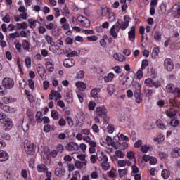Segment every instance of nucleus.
Listing matches in <instances>:
<instances>
[{"label": "nucleus", "mask_w": 180, "mask_h": 180, "mask_svg": "<svg viewBox=\"0 0 180 180\" xmlns=\"http://www.w3.org/2000/svg\"><path fill=\"white\" fill-rule=\"evenodd\" d=\"M46 67L49 72H53V71H54V65H53L51 62H46Z\"/></svg>", "instance_id": "obj_18"}, {"label": "nucleus", "mask_w": 180, "mask_h": 180, "mask_svg": "<svg viewBox=\"0 0 180 180\" xmlns=\"http://www.w3.org/2000/svg\"><path fill=\"white\" fill-rule=\"evenodd\" d=\"M28 84L31 89H34V82L33 81V79H28Z\"/></svg>", "instance_id": "obj_53"}, {"label": "nucleus", "mask_w": 180, "mask_h": 180, "mask_svg": "<svg viewBox=\"0 0 180 180\" xmlns=\"http://www.w3.org/2000/svg\"><path fill=\"white\" fill-rule=\"evenodd\" d=\"M88 41H98V37L93 35L91 37H87Z\"/></svg>", "instance_id": "obj_47"}, {"label": "nucleus", "mask_w": 180, "mask_h": 180, "mask_svg": "<svg viewBox=\"0 0 180 180\" xmlns=\"http://www.w3.org/2000/svg\"><path fill=\"white\" fill-rule=\"evenodd\" d=\"M108 20H109V22L115 21V13H112L109 14Z\"/></svg>", "instance_id": "obj_63"}, {"label": "nucleus", "mask_w": 180, "mask_h": 180, "mask_svg": "<svg viewBox=\"0 0 180 180\" xmlns=\"http://www.w3.org/2000/svg\"><path fill=\"white\" fill-rule=\"evenodd\" d=\"M150 165H154L158 162V160H157V158L155 157L150 156V159L149 160Z\"/></svg>", "instance_id": "obj_48"}, {"label": "nucleus", "mask_w": 180, "mask_h": 180, "mask_svg": "<svg viewBox=\"0 0 180 180\" xmlns=\"http://www.w3.org/2000/svg\"><path fill=\"white\" fill-rule=\"evenodd\" d=\"M55 94H56L55 90H51V94L49 96V101H53V99H54Z\"/></svg>", "instance_id": "obj_58"}, {"label": "nucleus", "mask_w": 180, "mask_h": 180, "mask_svg": "<svg viewBox=\"0 0 180 180\" xmlns=\"http://www.w3.org/2000/svg\"><path fill=\"white\" fill-rule=\"evenodd\" d=\"M122 25L120 27L122 30H125V29H127L129 27V23H130V21H125V22H121Z\"/></svg>", "instance_id": "obj_30"}, {"label": "nucleus", "mask_w": 180, "mask_h": 180, "mask_svg": "<svg viewBox=\"0 0 180 180\" xmlns=\"http://www.w3.org/2000/svg\"><path fill=\"white\" fill-rule=\"evenodd\" d=\"M13 85H15V82H13V79L11 78H4L2 80L1 85H0V95H6V89H12Z\"/></svg>", "instance_id": "obj_1"}, {"label": "nucleus", "mask_w": 180, "mask_h": 180, "mask_svg": "<svg viewBox=\"0 0 180 180\" xmlns=\"http://www.w3.org/2000/svg\"><path fill=\"white\" fill-rule=\"evenodd\" d=\"M156 125L158 126V127L159 129H161L162 130V129H165V124H164V123H162V122H161V121H157Z\"/></svg>", "instance_id": "obj_45"}, {"label": "nucleus", "mask_w": 180, "mask_h": 180, "mask_svg": "<svg viewBox=\"0 0 180 180\" xmlns=\"http://www.w3.org/2000/svg\"><path fill=\"white\" fill-rule=\"evenodd\" d=\"M16 37H20V34L18 32L9 34V39H16Z\"/></svg>", "instance_id": "obj_32"}, {"label": "nucleus", "mask_w": 180, "mask_h": 180, "mask_svg": "<svg viewBox=\"0 0 180 180\" xmlns=\"http://www.w3.org/2000/svg\"><path fill=\"white\" fill-rule=\"evenodd\" d=\"M172 94H174V95L176 98H180V89L179 88H175L173 90Z\"/></svg>", "instance_id": "obj_33"}, {"label": "nucleus", "mask_w": 180, "mask_h": 180, "mask_svg": "<svg viewBox=\"0 0 180 180\" xmlns=\"http://www.w3.org/2000/svg\"><path fill=\"white\" fill-rule=\"evenodd\" d=\"M136 159H134V164L132 165V172L131 173V175H133V174H138L139 172V167L136 166Z\"/></svg>", "instance_id": "obj_27"}, {"label": "nucleus", "mask_w": 180, "mask_h": 180, "mask_svg": "<svg viewBox=\"0 0 180 180\" xmlns=\"http://www.w3.org/2000/svg\"><path fill=\"white\" fill-rule=\"evenodd\" d=\"M51 117H53V119H54V120H58V111L53 110L51 111Z\"/></svg>", "instance_id": "obj_26"}, {"label": "nucleus", "mask_w": 180, "mask_h": 180, "mask_svg": "<svg viewBox=\"0 0 180 180\" xmlns=\"http://www.w3.org/2000/svg\"><path fill=\"white\" fill-rule=\"evenodd\" d=\"M28 23H30L31 29H33L34 26L33 27L34 25H36L37 23V20H34L33 18H30L28 19Z\"/></svg>", "instance_id": "obj_35"}, {"label": "nucleus", "mask_w": 180, "mask_h": 180, "mask_svg": "<svg viewBox=\"0 0 180 180\" xmlns=\"http://www.w3.org/2000/svg\"><path fill=\"white\" fill-rule=\"evenodd\" d=\"M72 93H67L65 96V101L68 103H72L74 102V99L72 98Z\"/></svg>", "instance_id": "obj_17"}, {"label": "nucleus", "mask_w": 180, "mask_h": 180, "mask_svg": "<svg viewBox=\"0 0 180 180\" xmlns=\"http://www.w3.org/2000/svg\"><path fill=\"white\" fill-rule=\"evenodd\" d=\"M95 106H96V104L94 102L90 101L89 103V110H95Z\"/></svg>", "instance_id": "obj_49"}, {"label": "nucleus", "mask_w": 180, "mask_h": 180, "mask_svg": "<svg viewBox=\"0 0 180 180\" xmlns=\"http://www.w3.org/2000/svg\"><path fill=\"white\" fill-rule=\"evenodd\" d=\"M14 44H15L16 50H18L19 51V53H20V50L22 49V44L20 43H19V41L18 40H16L14 42Z\"/></svg>", "instance_id": "obj_41"}, {"label": "nucleus", "mask_w": 180, "mask_h": 180, "mask_svg": "<svg viewBox=\"0 0 180 180\" xmlns=\"http://www.w3.org/2000/svg\"><path fill=\"white\" fill-rule=\"evenodd\" d=\"M41 116H43V112L40 111L37 112L36 118H37V122L38 123H41V122H43V119H41Z\"/></svg>", "instance_id": "obj_21"}, {"label": "nucleus", "mask_w": 180, "mask_h": 180, "mask_svg": "<svg viewBox=\"0 0 180 180\" xmlns=\"http://www.w3.org/2000/svg\"><path fill=\"white\" fill-rule=\"evenodd\" d=\"M22 48L24 49V50H27V51H29L30 49V44L27 40H23Z\"/></svg>", "instance_id": "obj_20"}, {"label": "nucleus", "mask_w": 180, "mask_h": 180, "mask_svg": "<svg viewBox=\"0 0 180 180\" xmlns=\"http://www.w3.org/2000/svg\"><path fill=\"white\" fill-rule=\"evenodd\" d=\"M19 84H20V88H22V89H25V88H26V81H25V79H21L19 81Z\"/></svg>", "instance_id": "obj_42"}, {"label": "nucleus", "mask_w": 180, "mask_h": 180, "mask_svg": "<svg viewBox=\"0 0 180 180\" xmlns=\"http://www.w3.org/2000/svg\"><path fill=\"white\" fill-rule=\"evenodd\" d=\"M34 147H36V146H34V144L33 143L24 144V148L27 154H28V155H34V154L36 153V150Z\"/></svg>", "instance_id": "obj_5"}, {"label": "nucleus", "mask_w": 180, "mask_h": 180, "mask_svg": "<svg viewBox=\"0 0 180 180\" xmlns=\"http://www.w3.org/2000/svg\"><path fill=\"white\" fill-rule=\"evenodd\" d=\"M174 88H175L174 84H169L166 86L167 92H169L170 94H172V92L174 91Z\"/></svg>", "instance_id": "obj_36"}, {"label": "nucleus", "mask_w": 180, "mask_h": 180, "mask_svg": "<svg viewBox=\"0 0 180 180\" xmlns=\"http://www.w3.org/2000/svg\"><path fill=\"white\" fill-rule=\"evenodd\" d=\"M148 65V60L147 59H143L141 65V70H146V68Z\"/></svg>", "instance_id": "obj_38"}, {"label": "nucleus", "mask_w": 180, "mask_h": 180, "mask_svg": "<svg viewBox=\"0 0 180 180\" xmlns=\"http://www.w3.org/2000/svg\"><path fill=\"white\" fill-rule=\"evenodd\" d=\"M76 86L80 88V89H86V84L82 82H76Z\"/></svg>", "instance_id": "obj_23"}, {"label": "nucleus", "mask_w": 180, "mask_h": 180, "mask_svg": "<svg viewBox=\"0 0 180 180\" xmlns=\"http://www.w3.org/2000/svg\"><path fill=\"white\" fill-rule=\"evenodd\" d=\"M75 165L76 168H79L80 169H82V168H84V163L79 160H76L75 162Z\"/></svg>", "instance_id": "obj_29"}, {"label": "nucleus", "mask_w": 180, "mask_h": 180, "mask_svg": "<svg viewBox=\"0 0 180 180\" xmlns=\"http://www.w3.org/2000/svg\"><path fill=\"white\" fill-rule=\"evenodd\" d=\"M171 155L173 158H178L180 157V149L179 148H174L171 152Z\"/></svg>", "instance_id": "obj_14"}, {"label": "nucleus", "mask_w": 180, "mask_h": 180, "mask_svg": "<svg viewBox=\"0 0 180 180\" xmlns=\"http://www.w3.org/2000/svg\"><path fill=\"white\" fill-rule=\"evenodd\" d=\"M56 150L58 153H63V151H64V146L61 144H58L56 147Z\"/></svg>", "instance_id": "obj_62"}, {"label": "nucleus", "mask_w": 180, "mask_h": 180, "mask_svg": "<svg viewBox=\"0 0 180 180\" xmlns=\"http://www.w3.org/2000/svg\"><path fill=\"white\" fill-rule=\"evenodd\" d=\"M13 126V124L11 118H7L6 120H5L4 127V130L8 131V130H11V129H12Z\"/></svg>", "instance_id": "obj_11"}, {"label": "nucleus", "mask_w": 180, "mask_h": 180, "mask_svg": "<svg viewBox=\"0 0 180 180\" xmlns=\"http://www.w3.org/2000/svg\"><path fill=\"white\" fill-rule=\"evenodd\" d=\"M91 95L92 98H96V96H98V89H96V88L93 89L91 90Z\"/></svg>", "instance_id": "obj_50"}, {"label": "nucleus", "mask_w": 180, "mask_h": 180, "mask_svg": "<svg viewBox=\"0 0 180 180\" xmlns=\"http://www.w3.org/2000/svg\"><path fill=\"white\" fill-rule=\"evenodd\" d=\"M169 171L167 169H163L162 171V176L164 179H168V178H169Z\"/></svg>", "instance_id": "obj_22"}, {"label": "nucleus", "mask_w": 180, "mask_h": 180, "mask_svg": "<svg viewBox=\"0 0 180 180\" xmlns=\"http://www.w3.org/2000/svg\"><path fill=\"white\" fill-rule=\"evenodd\" d=\"M113 57L115 58V60H117V61H120V63L126 60V57L121 53H114Z\"/></svg>", "instance_id": "obj_15"}, {"label": "nucleus", "mask_w": 180, "mask_h": 180, "mask_svg": "<svg viewBox=\"0 0 180 180\" xmlns=\"http://www.w3.org/2000/svg\"><path fill=\"white\" fill-rule=\"evenodd\" d=\"M63 65L67 68H71V67L75 65V60L72 58H66L64 60Z\"/></svg>", "instance_id": "obj_10"}, {"label": "nucleus", "mask_w": 180, "mask_h": 180, "mask_svg": "<svg viewBox=\"0 0 180 180\" xmlns=\"http://www.w3.org/2000/svg\"><path fill=\"white\" fill-rule=\"evenodd\" d=\"M149 150H150V146H147V145H144L141 146L142 153H148Z\"/></svg>", "instance_id": "obj_55"}, {"label": "nucleus", "mask_w": 180, "mask_h": 180, "mask_svg": "<svg viewBox=\"0 0 180 180\" xmlns=\"http://www.w3.org/2000/svg\"><path fill=\"white\" fill-rule=\"evenodd\" d=\"M17 26H20L18 27L19 30H20V29H27V23L26 22H22V23H17Z\"/></svg>", "instance_id": "obj_24"}, {"label": "nucleus", "mask_w": 180, "mask_h": 180, "mask_svg": "<svg viewBox=\"0 0 180 180\" xmlns=\"http://www.w3.org/2000/svg\"><path fill=\"white\" fill-rule=\"evenodd\" d=\"M158 155L161 159H162V158L165 159V158H167V157H168V155L164 152H159Z\"/></svg>", "instance_id": "obj_56"}, {"label": "nucleus", "mask_w": 180, "mask_h": 180, "mask_svg": "<svg viewBox=\"0 0 180 180\" xmlns=\"http://www.w3.org/2000/svg\"><path fill=\"white\" fill-rule=\"evenodd\" d=\"M37 71L39 75V77H41V78H44V77H46V68H44V67H43V65L41 66H38L37 68Z\"/></svg>", "instance_id": "obj_12"}, {"label": "nucleus", "mask_w": 180, "mask_h": 180, "mask_svg": "<svg viewBox=\"0 0 180 180\" xmlns=\"http://www.w3.org/2000/svg\"><path fill=\"white\" fill-rule=\"evenodd\" d=\"M128 37L130 41L133 42L136 40V26L133 25L130 31L128 32Z\"/></svg>", "instance_id": "obj_9"}, {"label": "nucleus", "mask_w": 180, "mask_h": 180, "mask_svg": "<svg viewBox=\"0 0 180 180\" xmlns=\"http://www.w3.org/2000/svg\"><path fill=\"white\" fill-rule=\"evenodd\" d=\"M66 120L70 127H72V126H74V121L72 120V118H71V117H66Z\"/></svg>", "instance_id": "obj_46"}, {"label": "nucleus", "mask_w": 180, "mask_h": 180, "mask_svg": "<svg viewBox=\"0 0 180 180\" xmlns=\"http://www.w3.org/2000/svg\"><path fill=\"white\" fill-rule=\"evenodd\" d=\"M101 165H102V168H103V169H104V171H108V169H109V168H110V165L108 162H103L101 164Z\"/></svg>", "instance_id": "obj_43"}, {"label": "nucleus", "mask_w": 180, "mask_h": 180, "mask_svg": "<svg viewBox=\"0 0 180 180\" xmlns=\"http://www.w3.org/2000/svg\"><path fill=\"white\" fill-rule=\"evenodd\" d=\"M127 157L129 160H133V158H134V152H133V151L128 152L127 154Z\"/></svg>", "instance_id": "obj_52"}, {"label": "nucleus", "mask_w": 180, "mask_h": 180, "mask_svg": "<svg viewBox=\"0 0 180 180\" xmlns=\"http://www.w3.org/2000/svg\"><path fill=\"white\" fill-rule=\"evenodd\" d=\"M118 173H119L120 178H122L124 175H126V174H127V169H120L118 170Z\"/></svg>", "instance_id": "obj_34"}, {"label": "nucleus", "mask_w": 180, "mask_h": 180, "mask_svg": "<svg viewBox=\"0 0 180 180\" xmlns=\"http://www.w3.org/2000/svg\"><path fill=\"white\" fill-rule=\"evenodd\" d=\"M107 129L108 130V132L112 134L113 131H115V127H113V124H110L108 127Z\"/></svg>", "instance_id": "obj_54"}, {"label": "nucleus", "mask_w": 180, "mask_h": 180, "mask_svg": "<svg viewBox=\"0 0 180 180\" xmlns=\"http://www.w3.org/2000/svg\"><path fill=\"white\" fill-rule=\"evenodd\" d=\"M85 34H95V32L93 30H82Z\"/></svg>", "instance_id": "obj_60"}, {"label": "nucleus", "mask_w": 180, "mask_h": 180, "mask_svg": "<svg viewBox=\"0 0 180 180\" xmlns=\"http://www.w3.org/2000/svg\"><path fill=\"white\" fill-rule=\"evenodd\" d=\"M107 90L109 95H112V94H115V85L109 84L107 87Z\"/></svg>", "instance_id": "obj_19"}, {"label": "nucleus", "mask_w": 180, "mask_h": 180, "mask_svg": "<svg viewBox=\"0 0 180 180\" xmlns=\"http://www.w3.org/2000/svg\"><path fill=\"white\" fill-rule=\"evenodd\" d=\"M134 97L136 103H141L143 102V94H141V85L136 84L134 91Z\"/></svg>", "instance_id": "obj_4"}, {"label": "nucleus", "mask_w": 180, "mask_h": 180, "mask_svg": "<svg viewBox=\"0 0 180 180\" xmlns=\"http://www.w3.org/2000/svg\"><path fill=\"white\" fill-rule=\"evenodd\" d=\"M63 172V169L58 167L55 169V175L56 176H60V174Z\"/></svg>", "instance_id": "obj_59"}, {"label": "nucleus", "mask_w": 180, "mask_h": 180, "mask_svg": "<svg viewBox=\"0 0 180 180\" xmlns=\"http://www.w3.org/2000/svg\"><path fill=\"white\" fill-rule=\"evenodd\" d=\"M25 64L27 65V68H30V66L32 65V59L30 57H27L25 58Z\"/></svg>", "instance_id": "obj_37"}, {"label": "nucleus", "mask_w": 180, "mask_h": 180, "mask_svg": "<svg viewBox=\"0 0 180 180\" xmlns=\"http://www.w3.org/2000/svg\"><path fill=\"white\" fill-rule=\"evenodd\" d=\"M80 23L84 27H89L91 26V21L86 17L84 18V20H80Z\"/></svg>", "instance_id": "obj_16"}, {"label": "nucleus", "mask_w": 180, "mask_h": 180, "mask_svg": "<svg viewBox=\"0 0 180 180\" xmlns=\"http://www.w3.org/2000/svg\"><path fill=\"white\" fill-rule=\"evenodd\" d=\"M37 170L39 172H43V171H47V167H46V165H44V167H41V165H38Z\"/></svg>", "instance_id": "obj_51"}, {"label": "nucleus", "mask_w": 180, "mask_h": 180, "mask_svg": "<svg viewBox=\"0 0 180 180\" xmlns=\"http://www.w3.org/2000/svg\"><path fill=\"white\" fill-rule=\"evenodd\" d=\"M169 124L173 127H178V126L179 124V120H172L169 121Z\"/></svg>", "instance_id": "obj_28"}, {"label": "nucleus", "mask_w": 180, "mask_h": 180, "mask_svg": "<svg viewBox=\"0 0 180 180\" xmlns=\"http://www.w3.org/2000/svg\"><path fill=\"white\" fill-rule=\"evenodd\" d=\"M8 159L9 155H8V153H6L5 150H0V161L4 162Z\"/></svg>", "instance_id": "obj_13"}, {"label": "nucleus", "mask_w": 180, "mask_h": 180, "mask_svg": "<svg viewBox=\"0 0 180 180\" xmlns=\"http://www.w3.org/2000/svg\"><path fill=\"white\" fill-rule=\"evenodd\" d=\"M145 84L147 86H155V88H160L161 84L158 81H154L151 78L146 79Z\"/></svg>", "instance_id": "obj_6"}, {"label": "nucleus", "mask_w": 180, "mask_h": 180, "mask_svg": "<svg viewBox=\"0 0 180 180\" xmlns=\"http://www.w3.org/2000/svg\"><path fill=\"white\" fill-rule=\"evenodd\" d=\"M96 113L100 117H103V124H108V120H109V117H108V109L104 105L97 107L96 108Z\"/></svg>", "instance_id": "obj_2"}, {"label": "nucleus", "mask_w": 180, "mask_h": 180, "mask_svg": "<svg viewBox=\"0 0 180 180\" xmlns=\"http://www.w3.org/2000/svg\"><path fill=\"white\" fill-rule=\"evenodd\" d=\"M85 75V72L84 70H81L79 72V73L77 75V78L78 79H83Z\"/></svg>", "instance_id": "obj_40"}, {"label": "nucleus", "mask_w": 180, "mask_h": 180, "mask_svg": "<svg viewBox=\"0 0 180 180\" xmlns=\"http://www.w3.org/2000/svg\"><path fill=\"white\" fill-rule=\"evenodd\" d=\"M65 54H66V57H75V56H78V53H77L76 51L68 52V50H66Z\"/></svg>", "instance_id": "obj_25"}, {"label": "nucleus", "mask_w": 180, "mask_h": 180, "mask_svg": "<svg viewBox=\"0 0 180 180\" xmlns=\"http://www.w3.org/2000/svg\"><path fill=\"white\" fill-rule=\"evenodd\" d=\"M117 164L119 167H126L127 165V162L124 160H119Z\"/></svg>", "instance_id": "obj_64"}, {"label": "nucleus", "mask_w": 180, "mask_h": 180, "mask_svg": "<svg viewBox=\"0 0 180 180\" xmlns=\"http://www.w3.org/2000/svg\"><path fill=\"white\" fill-rule=\"evenodd\" d=\"M3 22H5L6 23H9L11 22V16L9 14H6L3 18H2Z\"/></svg>", "instance_id": "obj_44"}, {"label": "nucleus", "mask_w": 180, "mask_h": 180, "mask_svg": "<svg viewBox=\"0 0 180 180\" xmlns=\"http://www.w3.org/2000/svg\"><path fill=\"white\" fill-rule=\"evenodd\" d=\"M164 65L167 71H172V70H174V63L171 58H166L165 60Z\"/></svg>", "instance_id": "obj_8"}, {"label": "nucleus", "mask_w": 180, "mask_h": 180, "mask_svg": "<svg viewBox=\"0 0 180 180\" xmlns=\"http://www.w3.org/2000/svg\"><path fill=\"white\" fill-rule=\"evenodd\" d=\"M115 155H117V157H119L120 158H123V157H124V154H123V152H122L121 150L115 151Z\"/></svg>", "instance_id": "obj_57"}, {"label": "nucleus", "mask_w": 180, "mask_h": 180, "mask_svg": "<svg viewBox=\"0 0 180 180\" xmlns=\"http://www.w3.org/2000/svg\"><path fill=\"white\" fill-rule=\"evenodd\" d=\"M45 39L48 44H51V46H54V44H56L54 42H53V38H51V37H50L49 35H46L45 37Z\"/></svg>", "instance_id": "obj_31"}, {"label": "nucleus", "mask_w": 180, "mask_h": 180, "mask_svg": "<svg viewBox=\"0 0 180 180\" xmlns=\"http://www.w3.org/2000/svg\"><path fill=\"white\" fill-rule=\"evenodd\" d=\"M68 151H78L79 146L75 142H70L66 146Z\"/></svg>", "instance_id": "obj_7"}, {"label": "nucleus", "mask_w": 180, "mask_h": 180, "mask_svg": "<svg viewBox=\"0 0 180 180\" xmlns=\"http://www.w3.org/2000/svg\"><path fill=\"white\" fill-rule=\"evenodd\" d=\"M44 26L46 27V29H48V30H53V29H54V23L53 22H50L49 24H44Z\"/></svg>", "instance_id": "obj_39"}, {"label": "nucleus", "mask_w": 180, "mask_h": 180, "mask_svg": "<svg viewBox=\"0 0 180 180\" xmlns=\"http://www.w3.org/2000/svg\"><path fill=\"white\" fill-rule=\"evenodd\" d=\"M120 26H122V20H118L116 25H113L110 30V34L114 39H117V33H119V31L122 29Z\"/></svg>", "instance_id": "obj_3"}, {"label": "nucleus", "mask_w": 180, "mask_h": 180, "mask_svg": "<svg viewBox=\"0 0 180 180\" xmlns=\"http://www.w3.org/2000/svg\"><path fill=\"white\" fill-rule=\"evenodd\" d=\"M136 77L138 79H141V78H143V71L141 70H138L136 72Z\"/></svg>", "instance_id": "obj_61"}]
</instances>
